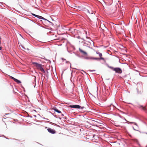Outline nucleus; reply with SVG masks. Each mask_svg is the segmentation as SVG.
Masks as SVG:
<instances>
[{
  "label": "nucleus",
  "instance_id": "25",
  "mask_svg": "<svg viewBox=\"0 0 147 147\" xmlns=\"http://www.w3.org/2000/svg\"><path fill=\"white\" fill-rule=\"evenodd\" d=\"M1 37H0V44H1Z\"/></svg>",
  "mask_w": 147,
  "mask_h": 147
},
{
  "label": "nucleus",
  "instance_id": "9",
  "mask_svg": "<svg viewBox=\"0 0 147 147\" xmlns=\"http://www.w3.org/2000/svg\"><path fill=\"white\" fill-rule=\"evenodd\" d=\"M79 50L80 51L81 53H82L83 55H87V53L85 51H84L83 50H82L81 49L79 48Z\"/></svg>",
  "mask_w": 147,
  "mask_h": 147
},
{
  "label": "nucleus",
  "instance_id": "22",
  "mask_svg": "<svg viewBox=\"0 0 147 147\" xmlns=\"http://www.w3.org/2000/svg\"><path fill=\"white\" fill-rule=\"evenodd\" d=\"M22 48H23V49H25V48L24 47H23L22 46Z\"/></svg>",
  "mask_w": 147,
  "mask_h": 147
},
{
  "label": "nucleus",
  "instance_id": "11",
  "mask_svg": "<svg viewBox=\"0 0 147 147\" xmlns=\"http://www.w3.org/2000/svg\"><path fill=\"white\" fill-rule=\"evenodd\" d=\"M14 81L16 82L18 84H20L21 83V82L20 81L16 78L14 80Z\"/></svg>",
  "mask_w": 147,
  "mask_h": 147
},
{
  "label": "nucleus",
  "instance_id": "29",
  "mask_svg": "<svg viewBox=\"0 0 147 147\" xmlns=\"http://www.w3.org/2000/svg\"><path fill=\"white\" fill-rule=\"evenodd\" d=\"M104 27L105 28H106L105 26H104Z\"/></svg>",
  "mask_w": 147,
  "mask_h": 147
},
{
  "label": "nucleus",
  "instance_id": "16",
  "mask_svg": "<svg viewBox=\"0 0 147 147\" xmlns=\"http://www.w3.org/2000/svg\"><path fill=\"white\" fill-rule=\"evenodd\" d=\"M88 12L90 14H93V11H91V12H90L89 10L88 11Z\"/></svg>",
  "mask_w": 147,
  "mask_h": 147
},
{
  "label": "nucleus",
  "instance_id": "28",
  "mask_svg": "<svg viewBox=\"0 0 147 147\" xmlns=\"http://www.w3.org/2000/svg\"><path fill=\"white\" fill-rule=\"evenodd\" d=\"M70 64V67H71V63H69Z\"/></svg>",
  "mask_w": 147,
  "mask_h": 147
},
{
  "label": "nucleus",
  "instance_id": "20",
  "mask_svg": "<svg viewBox=\"0 0 147 147\" xmlns=\"http://www.w3.org/2000/svg\"><path fill=\"white\" fill-rule=\"evenodd\" d=\"M91 42H92V44H93V45L94 46V43H93V42L92 41H91Z\"/></svg>",
  "mask_w": 147,
  "mask_h": 147
},
{
  "label": "nucleus",
  "instance_id": "1",
  "mask_svg": "<svg viewBox=\"0 0 147 147\" xmlns=\"http://www.w3.org/2000/svg\"><path fill=\"white\" fill-rule=\"evenodd\" d=\"M32 64L38 69L40 70L42 72L44 73L45 71L43 68L41 64L35 62H32Z\"/></svg>",
  "mask_w": 147,
  "mask_h": 147
},
{
  "label": "nucleus",
  "instance_id": "21",
  "mask_svg": "<svg viewBox=\"0 0 147 147\" xmlns=\"http://www.w3.org/2000/svg\"><path fill=\"white\" fill-rule=\"evenodd\" d=\"M61 113V115L62 116H64V115L63 114Z\"/></svg>",
  "mask_w": 147,
  "mask_h": 147
},
{
  "label": "nucleus",
  "instance_id": "19",
  "mask_svg": "<svg viewBox=\"0 0 147 147\" xmlns=\"http://www.w3.org/2000/svg\"><path fill=\"white\" fill-rule=\"evenodd\" d=\"M89 71H90L91 72H92V71H95V70H89Z\"/></svg>",
  "mask_w": 147,
  "mask_h": 147
},
{
  "label": "nucleus",
  "instance_id": "3",
  "mask_svg": "<svg viewBox=\"0 0 147 147\" xmlns=\"http://www.w3.org/2000/svg\"><path fill=\"white\" fill-rule=\"evenodd\" d=\"M69 107L71 108L75 109H82L84 108V107H81L78 105H70Z\"/></svg>",
  "mask_w": 147,
  "mask_h": 147
},
{
  "label": "nucleus",
  "instance_id": "10",
  "mask_svg": "<svg viewBox=\"0 0 147 147\" xmlns=\"http://www.w3.org/2000/svg\"><path fill=\"white\" fill-rule=\"evenodd\" d=\"M54 110L58 113H61V112L57 108H55L54 109Z\"/></svg>",
  "mask_w": 147,
  "mask_h": 147
},
{
  "label": "nucleus",
  "instance_id": "31",
  "mask_svg": "<svg viewBox=\"0 0 147 147\" xmlns=\"http://www.w3.org/2000/svg\"><path fill=\"white\" fill-rule=\"evenodd\" d=\"M146 134H147V133H146Z\"/></svg>",
  "mask_w": 147,
  "mask_h": 147
},
{
  "label": "nucleus",
  "instance_id": "30",
  "mask_svg": "<svg viewBox=\"0 0 147 147\" xmlns=\"http://www.w3.org/2000/svg\"><path fill=\"white\" fill-rule=\"evenodd\" d=\"M66 62L67 63V62H68L66 61Z\"/></svg>",
  "mask_w": 147,
  "mask_h": 147
},
{
  "label": "nucleus",
  "instance_id": "32",
  "mask_svg": "<svg viewBox=\"0 0 147 147\" xmlns=\"http://www.w3.org/2000/svg\"><path fill=\"white\" fill-rule=\"evenodd\" d=\"M146 134H147V133H146Z\"/></svg>",
  "mask_w": 147,
  "mask_h": 147
},
{
  "label": "nucleus",
  "instance_id": "26",
  "mask_svg": "<svg viewBox=\"0 0 147 147\" xmlns=\"http://www.w3.org/2000/svg\"><path fill=\"white\" fill-rule=\"evenodd\" d=\"M88 43H89V44H91V42H88Z\"/></svg>",
  "mask_w": 147,
  "mask_h": 147
},
{
  "label": "nucleus",
  "instance_id": "6",
  "mask_svg": "<svg viewBox=\"0 0 147 147\" xmlns=\"http://www.w3.org/2000/svg\"><path fill=\"white\" fill-rule=\"evenodd\" d=\"M47 130L49 132L52 134H54L56 132L55 130L51 128H48Z\"/></svg>",
  "mask_w": 147,
  "mask_h": 147
},
{
  "label": "nucleus",
  "instance_id": "12",
  "mask_svg": "<svg viewBox=\"0 0 147 147\" xmlns=\"http://www.w3.org/2000/svg\"><path fill=\"white\" fill-rule=\"evenodd\" d=\"M72 7L75 9H77L79 8V6L77 7L75 5H73Z\"/></svg>",
  "mask_w": 147,
  "mask_h": 147
},
{
  "label": "nucleus",
  "instance_id": "2",
  "mask_svg": "<svg viewBox=\"0 0 147 147\" xmlns=\"http://www.w3.org/2000/svg\"><path fill=\"white\" fill-rule=\"evenodd\" d=\"M109 67L113 71H115L116 73H117L118 74H121L122 72V70L120 68H114L112 66H110Z\"/></svg>",
  "mask_w": 147,
  "mask_h": 147
},
{
  "label": "nucleus",
  "instance_id": "14",
  "mask_svg": "<svg viewBox=\"0 0 147 147\" xmlns=\"http://www.w3.org/2000/svg\"><path fill=\"white\" fill-rule=\"evenodd\" d=\"M99 58H92V59H95V60H99Z\"/></svg>",
  "mask_w": 147,
  "mask_h": 147
},
{
  "label": "nucleus",
  "instance_id": "23",
  "mask_svg": "<svg viewBox=\"0 0 147 147\" xmlns=\"http://www.w3.org/2000/svg\"><path fill=\"white\" fill-rule=\"evenodd\" d=\"M1 49H2L1 47H0V50H1Z\"/></svg>",
  "mask_w": 147,
  "mask_h": 147
},
{
  "label": "nucleus",
  "instance_id": "24",
  "mask_svg": "<svg viewBox=\"0 0 147 147\" xmlns=\"http://www.w3.org/2000/svg\"><path fill=\"white\" fill-rule=\"evenodd\" d=\"M88 47L89 48H91V49H92V47H90V45H89V46H88Z\"/></svg>",
  "mask_w": 147,
  "mask_h": 147
},
{
  "label": "nucleus",
  "instance_id": "4",
  "mask_svg": "<svg viewBox=\"0 0 147 147\" xmlns=\"http://www.w3.org/2000/svg\"><path fill=\"white\" fill-rule=\"evenodd\" d=\"M128 122L129 124H134L136 126V127H135L136 129L134 127V126H133V128L134 130L137 131H138V129H139V127L136 123L134 122H132L130 121H128Z\"/></svg>",
  "mask_w": 147,
  "mask_h": 147
},
{
  "label": "nucleus",
  "instance_id": "5",
  "mask_svg": "<svg viewBox=\"0 0 147 147\" xmlns=\"http://www.w3.org/2000/svg\"><path fill=\"white\" fill-rule=\"evenodd\" d=\"M36 17L38 18L39 19H42V20H45L47 21L48 22H49L52 25H53V23H52L51 22H50V21H49V20H48L46 19L45 18H44L43 17H42L41 16L38 15L37 17Z\"/></svg>",
  "mask_w": 147,
  "mask_h": 147
},
{
  "label": "nucleus",
  "instance_id": "17",
  "mask_svg": "<svg viewBox=\"0 0 147 147\" xmlns=\"http://www.w3.org/2000/svg\"><path fill=\"white\" fill-rule=\"evenodd\" d=\"M11 78L13 80H14L16 79V78H13V77H11Z\"/></svg>",
  "mask_w": 147,
  "mask_h": 147
},
{
  "label": "nucleus",
  "instance_id": "27",
  "mask_svg": "<svg viewBox=\"0 0 147 147\" xmlns=\"http://www.w3.org/2000/svg\"><path fill=\"white\" fill-rule=\"evenodd\" d=\"M105 92L106 94H108V93H107L106 92V91H105Z\"/></svg>",
  "mask_w": 147,
  "mask_h": 147
},
{
  "label": "nucleus",
  "instance_id": "13",
  "mask_svg": "<svg viewBox=\"0 0 147 147\" xmlns=\"http://www.w3.org/2000/svg\"><path fill=\"white\" fill-rule=\"evenodd\" d=\"M84 58L85 59H92V57H84Z\"/></svg>",
  "mask_w": 147,
  "mask_h": 147
},
{
  "label": "nucleus",
  "instance_id": "18",
  "mask_svg": "<svg viewBox=\"0 0 147 147\" xmlns=\"http://www.w3.org/2000/svg\"><path fill=\"white\" fill-rule=\"evenodd\" d=\"M134 141L137 143H138V140H137L136 139L134 140Z\"/></svg>",
  "mask_w": 147,
  "mask_h": 147
},
{
  "label": "nucleus",
  "instance_id": "7",
  "mask_svg": "<svg viewBox=\"0 0 147 147\" xmlns=\"http://www.w3.org/2000/svg\"><path fill=\"white\" fill-rule=\"evenodd\" d=\"M138 107L140 108H141L144 111H147V109L145 108V107H143V106L139 105L138 106Z\"/></svg>",
  "mask_w": 147,
  "mask_h": 147
},
{
  "label": "nucleus",
  "instance_id": "8",
  "mask_svg": "<svg viewBox=\"0 0 147 147\" xmlns=\"http://www.w3.org/2000/svg\"><path fill=\"white\" fill-rule=\"evenodd\" d=\"M96 53L97 54H98L100 57V59L101 60H104V58L102 57V54L101 53H100L99 52H96Z\"/></svg>",
  "mask_w": 147,
  "mask_h": 147
},
{
  "label": "nucleus",
  "instance_id": "15",
  "mask_svg": "<svg viewBox=\"0 0 147 147\" xmlns=\"http://www.w3.org/2000/svg\"><path fill=\"white\" fill-rule=\"evenodd\" d=\"M32 15H33V16H34L35 17H37L38 15H36V14H34V13H32Z\"/></svg>",
  "mask_w": 147,
  "mask_h": 147
}]
</instances>
